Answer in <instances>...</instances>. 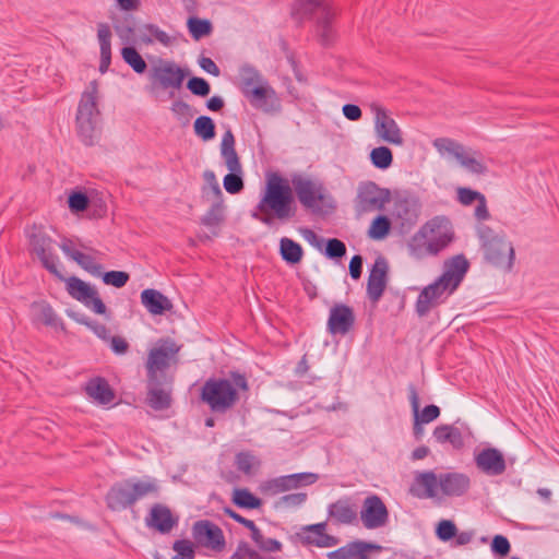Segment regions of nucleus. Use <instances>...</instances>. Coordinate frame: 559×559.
<instances>
[{"label":"nucleus","instance_id":"obj_1","mask_svg":"<svg viewBox=\"0 0 559 559\" xmlns=\"http://www.w3.org/2000/svg\"><path fill=\"white\" fill-rule=\"evenodd\" d=\"M297 213L298 206L289 179L278 171L267 173L261 198L250 211L251 218L273 227L276 223L296 222Z\"/></svg>","mask_w":559,"mask_h":559},{"label":"nucleus","instance_id":"obj_2","mask_svg":"<svg viewBox=\"0 0 559 559\" xmlns=\"http://www.w3.org/2000/svg\"><path fill=\"white\" fill-rule=\"evenodd\" d=\"M469 269L464 254H456L444 263V272L431 284L426 286L416 300V312L419 317L427 316L431 309L443 302V295L453 294L463 282Z\"/></svg>","mask_w":559,"mask_h":559},{"label":"nucleus","instance_id":"obj_3","mask_svg":"<svg viewBox=\"0 0 559 559\" xmlns=\"http://www.w3.org/2000/svg\"><path fill=\"white\" fill-rule=\"evenodd\" d=\"M250 385L245 373L238 370L229 371V378H209L200 389L199 399L213 413H226L240 400L241 394H248Z\"/></svg>","mask_w":559,"mask_h":559},{"label":"nucleus","instance_id":"obj_4","mask_svg":"<svg viewBox=\"0 0 559 559\" xmlns=\"http://www.w3.org/2000/svg\"><path fill=\"white\" fill-rule=\"evenodd\" d=\"M293 15L300 19L314 17V34L318 43L323 47H331L337 38L333 22L337 11L331 0H296Z\"/></svg>","mask_w":559,"mask_h":559},{"label":"nucleus","instance_id":"obj_5","mask_svg":"<svg viewBox=\"0 0 559 559\" xmlns=\"http://www.w3.org/2000/svg\"><path fill=\"white\" fill-rule=\"evenodd\" d=\"M477 236L484 253V260L495 267L510 272L515 260L512 243L504 234H498L487 225L477 228Z\"/></svg>","mask_w":559,"mask_h":559},{"label":"nucleus","instance_id":"obj_6","mask_svg":"<svg viewBox=\"0 0 559 559\" xmlns=\"http://www.w3.org/2000/svg\"><path fill=\"white\" fill-rule=\"evenodd\" d=\"M158 486L155 480L133 481L124 479L115 483L105 496L106 506L111 511H122L147 495H157Z\"/></svg>","mask_w":559,"mask_h":559},{"label":"nucleus","instance_id":"obj_7","mask_svg":"<svg viewBox=\"0 0 559 559\" xmlns=\"http://www.w3.org/2000/svg\"><path fill=\"white\" fill-rule=\"evenodd\" d=\"M293 188L295 199L302 205L306 211L312 215H326L335 209L332 204H325V195L320 185H317L309 178H305L299 174H294L289 180Z\"/></svg>","mask_w":559,"mask_h":559},{"label":"nucleus","instance_id":"obj_8","mask_svg":"<svg viewBox=\"0 0 559 559\" xmlns=\"http://www.w3.org/2000/svg\"><path fill=\"white\" fill-rule=\"evenodd\" d=\"M181 346L170 337H162L157 341L147 355L145 362L146 378H174L168 373L171 360L176 361V356Z\"/></svg>","mask_w":559,"mask_h":559},{"label":"nucleus","instance_id":"obj_9","mask_svg":"<svg viewBox=\"0 0 559 559\" xmlns=\"http://www.w3.org/2000/svg\"><path fill=\"white\" fill-rule=\"evenodd\" d=\"M189 75L188 68L180 67L175 61H160L150 70L148 78L153 90H180Z\"/></svg>","mask_w":559,"mask_h":559},{"label":"nucleus","instance_id":"obj_10","mask_svg":"<svg viewBox=\"0 0 559 559\" xmlns=\"http://www.w3.org/2000/svg\"><path fill=\"white\" fill-rule=\"evenodd\" d=\"M389 200V189L380 188L373 181L360 182L355 199V211L359 215L372 211H380Z\"/></svg>","mask_w":559,"mask_h":559},{"label":"nucleus","instance_id":"obj_11","mask_svg":"<svg viewBox=\"0 0 559 559\" xmlns=\"http://www.w3.org/2000/svg\"><path fill=\"white\" fill-rule=\"evenodd\" d=\"M52 238L41 230L29 235V252L36 254L44 269L51 273L59 281L64 280V275L57 266L58 257L51 252Z\"/></svg>","mask_w":559,"mask_h":559},{"label":"nucleus","instance_id":"obj_12","mask_svg":"<svg viewBox=\"0 0 559 559\" xmlns=\"http://www.w3.org/2000/svg\"><path fill=\"white\" fill-rule=\"evenodd\" d=\"M194 547H205L221 552L226 546L222 528L210 520H199L192 525Z\"/></svg>","mask_w":559,"mask_h":559},{"label":"nucleus","instance_id":"obj_13","mask_svg":"<svg viewBox=\"0 0 559 559\" xmlns=\"http://www.w3.org/2000/svg\"><path fill=\"white\" fill-rule=\"evenodd\" d=\"M174 378H146L145 403L154 411L168 409L173 404Z\"/></svg>","mask_w":559,"mask_h":559},{"label":"nucleus","instance_id":"obj_14","mask_svg":"<svg viewBox=\"0 0 559 559\" xmlns=\"http://www.w3.org/2000/svg\"><path fill=\"white\" fill-rule=\"evenodd\" d=\"M360 519L368 530L382 527L388 523L389 510L379 496L371 495L364 500Z\"/></svg>","mask_w":559,"mask_h":559},{"label":"nucleus","instance_id":"obj_15","mask_svg":"<svg viewBox=\"0 0 559 559\" xmlns=\"http://www.w3.org/2000/svg\"><path fill=\"white\" fill-rule=\"evenodd\" d=\"M370 108L376 115L374 129L378 136L390 144L402 145L404 139L395 120L378 104H371Z\"/></svg>","mask_w":559,"mask_h":559},{"label":"nucleus","instance_id":"obj_16","mask_svg":"<svg viewBox=\"0 0 559 559\" xmlns=\"http://www.w3.org/2000/svg\"><path fill=\"white\" fill-rule=\"evenodd\" d=\"M389 265L383 257H378L370 269L367 280V297L372 304H378L388 284Z\"/></svg>","mask_w":559,"mask_h":559},{"label":"nucleus","instance_id":"obj_17","mask_svg":"<svg viewBox=\"0 0 559 559\" xmlns=\"http://www.w3.org/2000/svg\"><path fill=\"white\" fill-rule=\"evenodd\" d=\"M179 522V518L173 513L169 507L162 503H154L145 516L147 527L159 534H169Z\"/></svg>","mask_w":559,"mask_h":559},{"label":"nucleus","instance_id":"obj_18","mask_svg":"<svg viewBox=\"0 0 559 559\" xmlns=\"http://www.w3.org/2000/svg\"><path fill=\"white\" fill-rule=\"evenodd\" d=\"M476 467L488 476H500L507 469L503 453L493 447L480 450L474 457Z\"/></svg>","mask_w":559,"mask_h":559},{"label":"nucleus","instance_id":"obj_19","mask_svg":"<svg viewBox=\"0 0 559 559\" xmlns=\"http://www.w3.org/2000/svg\"><path fill=\"white\" fill-rule=\"evenodd\" d=\"M318 478V474L314 473L290 474L267 480L262 489L270 491L272 495H276L300 486L312 485Z\"/></svg>","mask_w":559,"mask_h":559},{"label":"nucleus","instance_id":"obj_20","mask_svg":"<svg viewBox=\"0 0 559 559\" xmlns=\"http://www.w3.org/2000/svg\"><path fill=\"white\" fill-rule=\"evenodd\" d=\"M355 324V313L352 307L345 304H335L330 309L328 331L332 335H345Z\"/></svg>","mask_w":559,"mask_h":559},{"label":"nucleus","instance_id":"obj_21","mask_svg":"<svg viewBox=\"0 0 559 559\" xmlns=\"http://www.w3.org/2000/svg\"><path fill=\"white\" fill-rule=\"evenodd\" d=\"M241 93L247 97L250 104L261 109L263 112L277 111L281 107L278 99L275 97V92L272 88L259 85L251 88L241 87Z\"/></svg>","mask_w":559,"mask_h":559},{"label":"nucleus","instance_id":"obj_22","mask_svg":"<svg viewBox=\"0 0 559 559\" xmlns=\"http://www.w3.org/2000/svg\"><path fill=\"white\" fill-rule=\"evenodd\" d=\"M31 320L33 324H43L45 326L60 329L66 331V325L58 317L51 305L47 300H35L31 304Z\"/></svg>","mask_w":559,"mask_h":559},{"label":"nucleus","instance_id":"obj_23","mask_svg":"<svg viewBox=\"0 0 559 559\" xmlns=\"http://www.w3.org/2000/svg\"><path fill=\"white\" fill-rule=\"evenodd\" d=\"M382 547L378 544L365 540H354L347 545L328 552L329 559H369L371 551H380Z\"/></svg>","mask_w":559,"mask_h":559},{"label":"nucleus","instance_id":"obj_24","mask_svg":"<svg viewBox=\"0 0 559 559\" xmlns=\"http://www.w3.org/2000/svg\"><path fill=\"white\" fill-rule=\"evenodd\" d=\"M328 515L334 524H353L357 521V504L352 497H342L329 504Z\"/></svg>","mask_w":559,"mask_h":559},{"label":"nucleus","instance_id":"obj_25","mask_svg":"<svg viewBox=\"0 0 559 559\" xmlns=\"http://www.w3.org/2000/svg\"><path fill=\"white\" fill-rule=\"evenodd\" d=\"M439 487L445 496L461 497L468 491L471 479L463 473H441L439 475Z\"/></svg>","mask_w":559,"mask_h":559},{"label":"nucleus","instance_id":"obj_26","mask_svg":"<svg viewBox=\"0 0 559 559\" xmlns=\"http://www.w3.org/2000/svg\"><path fill=\"white\" fill-rule=\"evenodd\" d=\"M141 302L153 316H162L173 309V304L168 297L154 288L142 290Z\"/></svg>","mask_w":559,"mask_h":559},{"label":"nucleus","instance_id":"obj_27","mask_svg":"<svg viewBox=\"0 0 559 559\" xmlns=\"http://www.w3.org/2000/svg\"><path fill=\"white\" fill-rule=\"evenodd\" d=\"M97 94L98 82L97 80H93L90 82L87 90L82 93L81 99L79 102L76 112V117H79V119H96V117L99 115V110L97 107Z\"/></svg>","mask_w":559,"mask_h":559},{"label":"nucleus","instance_id":"obj_28","mask_svg":"<svg viewBox=\"0 0 559 559\" xmlns=\"http://www.w3.org/2000/svg\"><path fill=\"white\" fill-rule=\"evenodd\" d=\"M86 394L100 405L112 403L116 397L114 389L103 377L91 379L85 386Z\"/></svg>","mask_w":559,"mask_h":559},{"label":"nucleus","instance_id":"obj_29","mask_svg":"<svg viewBox=\"0 0 559 559\" xmlns=\"http://www.w3.org/2000/svg\"><path fill=\"white\" fill-rule=\"evenodd\" d=\"M97 37L100 46L99 72L106 73L111 63V31L108 24H98Z\"/></svg>","mask_w":559,"mask_h":559},{"label":"nucleus","instance_id":"obj_30","mask_svg":"<svg viewBox=\"0 0 559 559\" xmlns=\"http://www.w3.org/2000/svg\"><path fill=\"white\" fill-rule=\"evenodd\" d=\"M409 401L414 418L423 421L424 424H429L440 416V407L435 404L426 405L421 411H419V397L414 385L409 386Z\"/></svg>","mask_w":559,"mask_h":559},{"label":"nucleus","instance_id":"obj_31","mask_svg":"<svg viewBox=\"0 0 559 559\" xmlns=\"http://www.w3.org/2000/svg\"><path fill=\"white\" fill-rule=\"evenodd\" d=\"M427 228H429L430 234H435V224L427 223L408 241L409 253L417 259L429 255Z\"/></svg>","mask_w":559,"mask_h":559},{"label":"nucleus","instance_id":"obj_32","mask_svg":"<svg viewBox=\"0 0 559 559\" xmlns=\"http://www.w3.org/2000/svg\"><path fill=\"white\" fill-rule=\"evenodd\" d=\"M433 437L439 443H450L454 449L464 447V439L459 428L452 425H440L433 430Z\"/></svg>","mask_w":559,"mask_h":559},{"label":"nucleus","instance_id":"obj_33","mask_svg":"<svg viewBox=\"0 0 559 559\" xmlns=\"http://www.w3.org/2000/svg\"><path fill=\"white\" fill-rule=\"evenodd\" d=\"M62 282H66V288L68 294L72 298L81 302L86 301L87 298H91L93 296L94 289H96L95 287H93L92 285L76 276H64V280Z\"/></svg>","mask_w":559,"mask_h":559},{"label":"nucleus","instance_id":"obj_34","mask_svg":"<svg viewBox=\"0 0 559 559\" xmlns=\"http://www.w3.org/2000/svg\"><path fill=\"white\" fill-rule=\"evenodd\" d=\"M394 214L401 225L412 226L417 222L418 213L415 202L407 198L399 199L394 204Z\"/></svg>","mask_w":559,"mask_h":559},{"label":"nucleus","instance_id":"obj_35","mask_svg":"<svg viewBox=\"0 0 559 559\" xmlns=\"http://www.w3.org/2000/svg\"><path fill=\"white\" fill-rule=\"evenodd\" d=\"M280 254L290 265L300 263L304 257V249L297 241L283 237L280 240Z\"/></svg>","mask_w":559,"mask_h":559},{"label":"nucleus","instance_id":"obj_36","mask_svg":"<svg viewBox=\"0 0 559 559\" xmlns=\"http://www.w3.org/2000/svg\"><path fill=\"white\" fill-rule=\"evenodd\" d=\"M231 502L246 510L260 509L263 504L261 498L253 495L248 488H235L231 495Z\"/></svg>","mask_w":559,"mask_h":559},{"label":"nucleus","instance_id":"obj_37","mask_svg":"<svg viewBox=\"0 0 559 559\" xmlns=\"http://www.w3.org/2000/svg\"><path fill=\"white\" fill-rule=\"evenodd\" d=\"M187 28L195 41L210 36L214 31L213 24L209 19H201L197 15H190L187 19Z\"/></svg>","mask_w":559,"mask_h":559},{"label":"nucleus","instance_id":"obj_38","mask_svg":"<svg viewBox=\"0 0 559 559\" xmlns=\"http://www.w3.org/2000/svg\"><path fill=\"white\" fill-rule=\"evenodd\" d=\"M114 29L123 41L136 44L135 19L131 14H124L120 19H115Z\"/></svg>","mask_w":559,"mask_h":559},{"label":"nucleus","instance_id":"obj_39","mask_svg":"<svg viewBox=\"0 0 559 559\" xmlns=\"http://www.w3.org/2000/svg\"><path fill=\"white\" fill-rule=\"evenodd\" d=\"M261 461L251 451H240L235 455L237 471L252 476L260 468Z\"/></svg>","mask_w":559,"mask_h":559},{"label":"nucleus","instance_id":"obj_40","mask_svg":"<svg viewBox=\"0 0 559 559\" xmlns=\"http://www.w3.org/2000/svg\"><path fill=\"white\" fill-rule=\"evenodd\" d=\"M68 316L73 319L76 323L85 325L90 329L98 338L104 342H108L110 338L109 330L107 326L96 320H92L85 314L78 312H69Z\"/></svg>","mask_w":559,"mask_h":559},{"label":"nucleus","instance_id":"obj_41","mask_svg":"<svg viewBox=\"0 0 559 559\" xmlns=\"http://www.w3.org/2000/svg\"><path fill=\"white\" fill-rule=\"evenodd\" d=\"M121 57L135 73L143 74L146 72L147 63L133 45L122 47Z\"/></svg>","mask_w":559,"mask_h":559},{"label":"nucleus","instance_id":"obj_42","mask_svg":"<svg viewBox=\"0 0 559 559\" xmlns=\"http://www.w3.org/2000/svg\"><path fill=\"white\" fill-rule=\"evenodd\" d=\"M416 484L424 487L423 493H416L419 498H435L437 496V487L439 486V476L432 471L419 473L416 478Z\"/></svg>","mask_w":559,"mask_h":559},{"label":"nucleus","instance_id":"obj_43","mask_svg":"<svg viewBox=\"0 0 559 559\" xmlns=\"http://www.w3.org/2000/svg\"><path fill=\"white\" fill-rule=\"evenodd\" d=\"M193 130L197 136L204 142L211 141L216 135V126L209 116H200L194 120Z\"/></svg>","mask_w":559,"mask_h":559},{"label":"nucleus","instance_id":"obj_44","mask_svg":"<svg viewBox=\"0 0 559 559\" xmlns=\"http://www.w3.org/2000/svg\"><path fill=\"white\" fill-rule=\"evenodd\" d=\"M78 134L86 146H92L96 140V119L76 117Z\"/></svg>","mask_w":559,"mask_h":559},{"label":"nucleus","instance_id":"obj_45","mask_svg":"<svg viewBox=\"0 0 559 559\" xmlns=\"http://www.w3.org/2000/svg\"><path fill=\"white\" fill-rule=\"evenodd\" d=\"M391 230V221L386 215H377L368 229L369 238L373 240L384 239Z\"/></svg>","mask_w":559,"mask_h":559},{"label":"nucleus","instance_id":"obj_46","mask_svg":"<svg viewBox=\"0 0 559 559\" xmlns=\"http://www.w3.org/2000/svg\"><path fill=\"white\" fill-rule=\"evenodd\" d=\"M224 203L213 202L209 211L201 217L200 223L206 227H217L224 222Z\"/></svg>","mask_w":559,"mask_h":559},{"label":"nucleus","instance_id":"obj_47","mask_svg":"<svg viewBox=\"0 0 559 559\" xmlns=\"http://www.w3.org/2000/svg\"><path fill=\"white\" fill-rule=\"evenodd\" d=\"M370 160L376 168L388 169L393 163V153L388 146H378L370 152Z\"/></svg>","mask_w":559,"mask_h":559},{"label":"nucleus","instance_id":"obj_48","mask_svg":"<svg viewBox=\"0 0 559 559\" xmlns=\"http://www.w3.org/2000/svg\"><path fill=\"white\" fill-rule=\"evenodd\" d=\"M433 146L438 150L439 153H448L454 156L456 160L465 151L464 146L461 143L450 138H437L433 141Z\"/></svg>","mask_w":559,"mask_h":559},{"label":"nucleus","instance_id":"obj_49","mask_svg":"<svg viewBox=\"0 0 559 559\" xmlns=\"http://www.w3.org/2000/svg\"><path fill=\"white\" fill-rule=\"evenodd\" d=\"M229 173L225 175L223 185L225 190L230 194H238L245 188L242 179V168L240 169H228Z\"/></svg>","mask_w":559,"mask_h":559},{"label":"nucleus","instance_id":"obj_50","mask_svg":"<svg viewBox=\"0 0 559 559\" xmlns=\"http://www.w3.org/2000/svg\"><path fill=\"white\" fill-rule=\"evenodd\" d=\"M91 200L86 192L74 190L68 198V205L72 213L78 214L88 209Z\"/></svg>","mask_w":559,"mask_h":559},{"label":"nucleus","instance_id":"obj_51","mask_svg":"<svg viewBox=\"0 0 559 559\" xmlns=\"http://www.w3.org/2000/svg\"><path fill=\"white\" fill-rule=\"evenodd\" d=\"M453 240L452 233H439L432 238L428 239V253L429 255H436L444 248H447Z\"/></svg>","mask_w":559,"mask_h":559},{"label":"nucleus","instance_id":"obj_52","mask_svg":"<svg viewBox=\"0 0 559 559\" xmlns=\"http://www.w3.org/2000/svg\"><path fill=\"white\" fill-rule=\"evenodd\" d=\"M170 110L182 122V126H188L191 118L194 116L195 110L186 102L177 99L171 104Z\"/></svg>","mask_w":559,"mask_h":559},{"label":"nucleus","instance_id":"obj_53","mask_svg":"<svg viewBox=\"0 0 559 559\" xmlns=\"http://www.w3.org/2000/svg\"><path fill=\"white\" fill-rule=\"evenodd\" d=\"M457 162L462 167L472 174L485 175L488 171L487 166L480 159L469 156L465 151L460 156Z\"/></svg>","mask_w":559,"mask_h":559},{"label":"nucleus","instance_id":"obj_54","mask_svg":"<svg viewBox=\"0 0 559 559\" xmlns=\"http://www.w3.org/2000/svg\"><path fill=\"white\" fill-rule=\"evenodd\" d=\"M346 254L345 243L337 238H330L325 242L324 255L328 259L338 261Z\"/></svg>","mask_w":559,"mask_h":559},{"label":"nucleus","instance_id":"obj_55","mask_svg":"<svg viewBox=\"0 0 559 559\" xmlns=\"http://www.w3.org/2000/svg\"><path fill=\"white\" fill-rule=\"evenodd\" d=\"M187 88L198 97H206L211 93L210 83L201 76H191L187 82Z\"/></svg>","mask_w":559,"mask_h":559},{"label":"nucleus","instance_id":"obj_56","mask_svg":"<svg viewBox=\"0 0 559 559\" xmlns=\"http://www.w3.org/2000/svg\"><path fill=\"white\" fill-rule=\"evenodd\" d=\"M74 261L86 272L92 275L99 276L102 274L103 265L95 262L92 255L85 254L80 251L74 257Z\"/></svg>","mask_w":559,"mask_h":559},{"label":"nucleus","instance_id":"obj_57","mask_svg":"<svg viewBox=\"0 0 559 559\" xmlns=\"http://www.w3.org/2000/svg\"><path fill=\"white\" fill-rule=\"evenodd\" d=\"M102 280L106 285L121 288L127 285L130 280L129 273L124 271H107L100 274Z\"/></svg>","mask_w":559,"mask_h":559},{"label":"nucleus","instance_id":"obj_58","mask_svg":"<svg viewBox=\"0 0 559 559\" xmlns=\"http://www.w3.org/2000/svg\"><path fill=\"white\" fill-rule=\"evenodd\" d=\"M457 527L451 520H441L436 527V535L442 542H449L456 536Z\"/></svg>","mask_w":559,"mask_h":559},{"label":"nucleus","instance_id":"obj_59","mask_svg":"<svg viewBox=\"0 0 559 559\" xmlns=\"http://www.w3.org/2000/svg\"><path fill=\"white\" fill-rule=\"evenodd\" d=\"M306 492H295L282 496L276 502L275 508H296L301 506L307 500Z\"/></svg>","mask_w":559,"mask_h":559},{"label":"nucleus","instance_id":"obj_60","mask_svg":"<svg viewBox=\"0 0 559 559\" xmlns=\"http://www.w3.org/2000/svg\"><path fill=\"white\" fill-rule=\"evenodd\" d=\"M259 80V71L253 66L245 64L240 68V88H251Z\"/></svg>","mask_w":559,"mask_h":559},{"label":"nucleus","instance_id":"obj_61","mask_svg":"<svg viewBox=\"0 0 559 559\" xmlns=\"http://www.w3.org/2000/svg\"><path fill=\"white\" fill-rule=\"evenodd\" d=\"M490 548L495 556L503 558L510 554L511 544L506 536L498 534L492 537Z\"/></svg>","mask_w":559,"mask_h":559},{"label":"nucleus","instance_id":"obj_62","mask_svg":"<svg viewBox=\"0 0 559 559\" xmlns=\"http://www.w3.org/2000/svg\"><path fill=\"white\" fill-rule=\"evenodd\" d=\"M231 559H264L257 550L252 549L248 543L240 542Z\"/></svg>","mask_w":559,"mask_h":559},{"label":"nucleus","instance_id":"obj_63","mask_svg":"<svg viewBox=\"0 0 559 559\" xmlns=\"http://www.w3.org/2000/svg\"><path fill=\"white\" fill-rule=\"evenodd\" d=\"M481 197H484L483 193L472 190L471 188H459L457 189V200L463 205H472L475 201H478Z\"/></svg>","mask_w":559,"mask_h":559},{"label":"nucleus","instance_id":"obj_64","mask_svg":"<svg viewBox=\"0 0 559 559\" xmlns=\"http://www.w3.org/2000/svg\"><path fill=\"white\" fill-rule=\"evenodd\" d=\"M108 343H109L110 349L116 355H126L130 349V345H129L128 341L124 337L119 336V335L110 336Z\"/></svg>","mask_w":559,"mask_h":559}]
</instances>
